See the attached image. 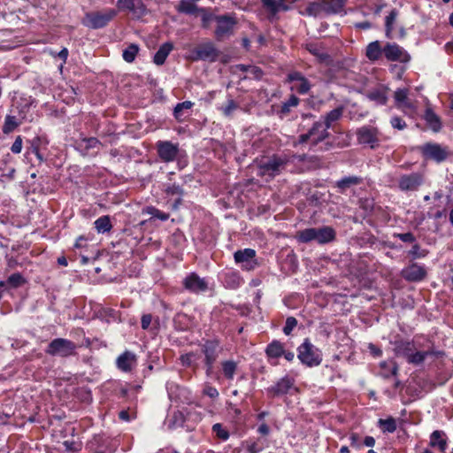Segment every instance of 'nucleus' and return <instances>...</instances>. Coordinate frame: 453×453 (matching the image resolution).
I'll use <instances>...</instances> for the list:
<instances>
[{
  "instance_id": "nucleus-33",
  "label": "nucleus",
  "mask_w": 453,
  "mask_h": 453,
  "mask_svg": "<svg viewBox=\"0 0 453 453\" xmlns=\"http://www.w3.org/2000/svg\"><path fill=\"white\" fill-rule=\"evenodd\" d=\"M199 0H180L177 6V11L181 13L195 14L198 7L196 3Z\"/></svg>"
},
{
  "instance_id": "nucleus-58",
  "label": "nucleus",
  "mask_w": 453,
  "mask_h": 453,
  "mask_svg": "<svg viewBox=\"0 0 453 453\" xmlns=\"http://www.w3.org/2000/svg\"><path fill=\"white\" fill-rule=\"evenodd\" d=\"M179 386L174 382H167L166 389L168 391L169 396L172 398L175 394V389H178Z\"/></svg>"
},
{
  "instance_id": "nucleus-26",
  "label": "nucleus",
  "mask_w": 453,
  "mask_h": 453,
  "mask_svg": "<svg viewBox=\"0 0 453 453\" xmlns=\"http://www.w3.org/2000/svg\"><path fill=\"white\" fill-rule=\"evenodd\" d=\"M194 104L191 101H184L176 104L173 110V116L179 121L182 122L189 117V113L186 111L190 110Z\"/></svg>"
},
{
  "instance_id": "nucleus-40",
  "label": "nucleus",
  "mask_w": 453,
  "mask_h": 453,
  "mask_svg": "<svg viewBox=\"0 0 453 453\" xmlns=\"http://www.w3.org/2000/svg\"><path fill=\"white\" fill-rule=\"evenodd\" d=\"M367 97L375 102L377 104L384 105L388 102V96L386 93L382 90L376 89L368 93Z\"/></svg>"
},
{
  "instance_id": "nucleus-24",
  "label": "nucleus",
  "mask_w": 453,
  "mask_h": 453,
  "mask_svg": "<svg viewBox=\"0 0 453 453\" xmlns=\"http://www.w3.org/2000/svg\"><path fill=\"white\" fill-rule=\"evenodd\" d=\"M343 115V107H337L321 117L323 124L329 129Z\"/></svg>"
},
{
  "instance_id": "nucleus-64",
  "label": "nucleus",
  "mask_w": 453,
  "mask_h": 453,
  "mask_svg": "<svg viewBox=\"0 0 453 453\" xmlns=\"http://www.w3.org/2000/svg\"><path fill=\"white\" fill-rule=\"evenodd\" d=\"M350 443L354 447H359V435L352 433L349 436Z\"/></svg>"
},
{
  "instance_id": "nucleus-53",
  "label": "nucleus",
  "mask_w": 453,
  "mask_h": 453,
  "mask_svg": "<svg viewBox=\"0 0 453 453\" xmlns=\"http://www.w3.org/2000/svg\"><path fill=\"white\" fill-rule=\"evenodd\" d=\"M22 150V138L21 136H17L14 142L12 143L11 147V150L14 154H19L21 152Z\"/></svg>"
},
{
  "instance_id": "nucleus-13",
  "label": "nucleus",
  "mask_w": 453,
  "mask_h": 453,
  "mask_svg": "<svg viewBox=\"0 0 453 453\" xmlns=\"http://www.w3.org/2000/svg\"><path fill=\"white\" fill-rule=\"evenodd\" d=\"M424 182V175L420 173L403 174L398 179V188L401 191H416Z\"/></svg>"
},
{
  "instance_id": "nucleus-30",
  "label": "nucleus",
  "mask_w": 453,
  "mask_h": 453,
  "mask_svg": "<svg viewBox=\"0 0 453 453\" xmlns=\"http://www.w3.org/2000/svg\"><path fill=\"white\" fill-rule=\"evenodd\" d=\"M381 54H383V49L378 41L370 42L366 47V57L372 61L378 60Z\"/></svg>"
},
{
  "instance_id": "nucleus-52",
  "label": "nucleus",
  "mask_w": 453,
  "mask_h": 453,
  "mask_svg": "<svg viewBox=\"0 0 453 453\" xmlns=\"http://www.w3.org/2000/svg\"><path fill=\"white\" fill-rule=\"evenodd\" d=\"M203 393L211 398H217L219 396L217 388L210 385H205Z\"/></svg>"
},
{
  "instance_id": "nucleus-4",
  "label": "nucleus",
  "mask_w": 453,
  "mask_h": 453,
  "mask_svg": "<svg viewBox=\"0 0 453 453\" xmlns=\"http://www.w3.org/2000/svg\"><path fill=\"white\" fill-rule=\"evenodd\" d=\"M288 163V159L287 157L273 155L266 161L259 164L257 174L261 177L273 179L286 168Z\"/></svg>"
},
{
  "instance_id": "nucleus-11",
  "label": "nucleus",
  "mask_w": 453,
  "mask_h": 453,
  "mask_svg": "<svg viewBox=\"0 0 453 453\" xmlns=\"http://www.w3.org/2000/svg\"><path fill=\"white\" fill-rule=\"evenodd\" d=\"M357 142L361 145L374 149L379 146V132L377 128L372 127H362L357 130Z\"/></svg>"
},
{
  "instance_id": "nucleus-6",
  "label": "nucleus",
  "mask_w": 453,
  "mask_h": 453,
  "mask_svg": "<svg viewBox=\"0 0 453 453\" xmlns=\"http://www.w3.org/2000/svg\"><path fill=\"white\" fill-rule=\"evenodd\" d=\"M116 15L117 12L114 9L87 12L82 24L91 29H99L107 26Z\"/></svg>"
},
{
  "instance_id": "nucleus-22",
  "label": "nucleus",
  "mask_w": 453,
  "mask_h": 453,
  "mask_svg": "<svg viewBox=\"0 0 453 453\" xmlns=\"http://www.w3.org/2000/svg\"><path fill=\"white\" fill-rule=\"evenodd\" d=\"M173 50V44L170 42L163 43L157 51L155 53L153 58V62L157 65H162L165 62L171 51Z\"/></svg>"
},
{
  "instance_id": "nucleus-14",
  "label": "nucleus",
  "mask_w": 453,
  "mask_h": 453,
  "mask_svg": "<svg viewBox=\"0 0 453 453\" xmlns=\"http://www.w3.org/2000/svg\"><path fill=\"white\" fill-rule=\"evenodd\" d=\"M395 106L405 115L413 116L417 111L416 104L408 98V89L398 88L395 91Z\"/></svg>"
},
{
  "instance_id": "nucleus-21",
  "label": "nucleus",
  "mask_w": 453,
  "mask_h": 453,
  "mask_svg": "<svg viewBox=\"0 0 453 453\" xmlns=\"http://www.w3.org/2000/svg\"><path fill=\"white\" fill-rule=\"evenodd\" d=\"M136 365V356L134 353L126 350L119 355L116 360L117 367L125 372L132 371L133 367Z\"/></svg>"
},
{
  "instance_id": "nucleus-45",
  "label": "nucleus",
  "mask_w": 453,
  "mask_h": 453,
  "mask_svg": "<svg viewBox=\"0 0 453 453\" xmlns=\"http://www.w3.org/2000/svg\"><path fill=\"white\" fill-rule=\"evenodd\" d=\"M165 194L169 196H182L184 191L181 186L174 183L165 188Z\"/></svg>"
},
{
  "instance_id": "nucleus-39",
  "label": "nucleus",
  "mask_w": 453,
  "mask_h": 453,
  "mask_svg": "<svg viewBox=\"0 0 453 453\" xmlns=\"http://www.w3.org/2000/svg\"><path fill=\"white\" fill-rule=\"evenodd\" d=\"M345 4V0H328L324 3V9L329 13L340 12Z\"/></svg>"
},
{
  "instance_id": "nucleus-2",
  "label": "nucleus",
  "mask_w": 453,
  "mask_h": 453,
  "mask_svg": "<svg viewBox=\"0 0 453 453\" xmlns=\"http://www.w3.org/2000/svg\"><path fill=\"white\" fill-rule=\"evenodd\" d=\"M336 237L335 230L329 226L315 228L310 227L299 230L296 233V239L302 243L317 242L319 244H326L334 241Z\"/></svg>"
},
{
  "instance_id": "nucleus-56",
  "label": "nucleus",
  "mask_w": 453,
  "mask_h": 453,
  "mask_svg": "<svg viewBox=\"0 0 453 453\" xmlns=\"http://www.w3.org/2000/svg\"><path fill=\"white\" fill-rule=\"evenodd\" d=\"M397 237L403 242H415V237L411 233H403L399 234Z\"/></svg>"
},
{
  "instance_id": "nucleus-43",
  "label": "nucleus",
  "mask_w": 453,
  "mask_h": 453,
  "mask_svg": "<svg viewBox=\"0 0 453 453\" xmlns=\"http://www.w3.org/2000/svg\"><path fill=\"white\" fill-rule=\"evenodd\" d=\"M379 424L383 430V432L394 433L396 430V422L393 418H388L387 419H380Z\"/></svg>"
},
{
  "instance_id": "nucleus-29",
  "label": "nucleus",
  "mask_w": 453,
  "mask_h": 453,
  "mask_svg": "<svg viewBox=\"0 0 453 453\" xmlns=\"http://www.w3.org/2000/svg\"><path fill=\"white\" fill-rule=\"evenodd\" d=\"M265 353L269 358H278L284 353V346L279 341H273L267 345Z\"/></svg>"
},
{
  "instance_id": "nucleus-51",
  "label": "nucleus",
  "mask_w": 453,
  "mask_h": 453,
  "mask_svg": "<svg viewBox=\"0 0 453 453\" xmlns=\"http://www.w3.org/2000/svg\"><path fill=\"white\" fill-rule=\"evenodd\" d=\"M390 124L394 128L398 130H403L406 127L405 121L398 116L392 117L390 119Z\"/></svg>"
},
{
  "instance_id": "nucleus-41",
  "label": "nucleus",
  "mask_w": 453,
  "mask_h": 453,
  "mask_svg": "<svg viewBox=\"0 0 453 453\" xmlns=\"http://www.w3.org/2000/svg\"><path fill=\"white\" fill-rule=\"evenodd\" d=\"M138 51V45L132 43L123 50L122 57L126 62L132 63L135 59Z\"/></svg>"
},
{
  "instance_id": "nucleus-34",
  "label": "nucleus",
  "mask_w": 453,
  "mask_h": 453,
  "mask_svg": "<svg viewBox=\"0 0 453 453\" xmlns=\"http://www.w3.org/2000/svg\"><path fill=\"white\" fill-rule=\"evenodd\" d=\"M20 124L21 122L18 120L16 116L6 115L2 131L4 134H8L14 131Z\"/></svg>"
},
{
  "instance_id": "nucleus-59",
  "label": "nucleus",
  "mask_w": 453,
  "mask_h": 453,
  "mask_svg": "<svg viewBox=\"0 0 453 453\" xmlns=\"http://www.w3.org/2000/svg\"><path fill=\"white\" fill-rule=\"evenodd\" d=\"M35 142H35L32 145V152L36 156L40 162H43L44 157L42 154L40 152L39 147Z\"/></svg>"
},
{
  "instance_id": "nucleus-37",
  "label": "nucleus",
  "mask_w": 453,
  "mask_h": 453,
  "mask_svg": "<svg viewBox=\"0 0 453 453\" xmlns=\"http://www.w3.org/2000/svg\"><path fill=\"white\" fill-rule=\"evenodd\" d=\"M221 365H222V371H223L224 376L227 380H233L234 373L237 370L236 362H234L233 360H226V361L222 362Z\"/></svg>"
},
{
  "instance_id": "nucleus-35",
  "label": "nucleus",
  "mask_w": 453,
  "mask_h": 453,
  "mask_svg": "<svg viewBox=\"0 0 453 453\" xmlns=\"http://www.w3.org/2000/svg\"><path fill=\"white\" fill-rule=\"evenodd\" d=\"M94 224L96 231L100 234L109 232L112 227L110 217L107 215L98 218Z\"/></svg>"
},
{
  "instance_id": "nucleus-55",
  "label": "nucleus",
  "mask_w": 453,
  "mask_h": 453,
  "mask_svg": "<svg viewBox=\"0 0 453 453\" xmlns=\"http://www.w3.org/2000/svg\"><path fill=\"white\" fill-rule=\"evenodd\" d=\"M83 142L85 143L86 149H95L100 145V142L94 137L84 139Z\"/></svg>"
},
{
  "instance_id": "nucleus-54",
  "label": "nucleus",
  "mask_w": 453,
  "mask_h": 453,
  "mask_svg": "<svg viewBox=\"0 0 453 453\" xmlns=\"http://www.w3.org/2000/svg\"><path fill=\"white\" fill-rule=\"evenodd\" d=\"M304 79L305 77L300 72H292L288 74V81L289 82H300Z\"/></svg>"
},
{
  "instance_id": "nucleus-15",
  "label": "nucleus",
  "mask_w": 453,
  "mask_h": 453,
  "mask_svg": "<svg viewBox=\"0 0 453 453\" xmlns=\"http://www.w3.org/2000/svg\"><path fill=\"white\" fill-rule=\"evenodd\" d=\"M183 287L191 293L199 294L208 289V282L196 273H191L184 278Z\"/></svg>"
},
{
  "instance_id": "nucleus-23",
  "label": "nucleus",
  "mask_w": 453,
  "mask_h": 453,
  "mask_svg": "<svg viewBox=\"0 0 453 453\" xmlns=\"http://www.w3.org/2000/svg\"><path fill=\"white\" fill-rule=\"evenodd\" d=\"M424 119L434 132L437 133L441 129V119L431 108H426Z\"/></svg>"
},
{
  "instance_id": "nucleus-10",
  "label": "nucleus",
  "mask_w": 453,
  "mask_h": 453,
  "mask_svg": "<svg viewBox=\"0 0 453 453\" xmlns=\"http://www.w3.org/2000/svg\"><path fill=\"white\" fill-rule=\"evenodd\" d=\"M156 149L159 158L165 163L173 162L179 154V143L170 141H157Z\"/></svg>"
},
{
  "instance_id": "nucleus-49",
  "label": "nucleus",
  "mask_w": 453,
  "mask_h": 453,
  "mask_svg": "<svg viewBox=\"0 0 453 453\" xmlns=\"http://www.w3.org/2000/svg\"><path fill=\"white\" fill-rule=\"evenodd\" d=\"M242 445L247 449L249 453H259L262 449L258 447L257 441L247 440L242 442Z\"/></svg>"
},
{
  "instance_id": "nucleus-9",
  "label": "nucleus",
  "mask_w": 453,
  "mask_h": 453,
  "mask_svg": "<svg viewBox=\"0 0 453 453\" xmlns=\"http://www.w3.org/2000/svg\"><path fill=\"white\" fill-rule=\"evenodd\" d=\"M215 36L220 41L233 35L237 20L231 15H219L216 18Z\"/></svg>"
},
{
  "instance_id": "nucleus-60",
  "label": "nucleus",
  "mask_w": 453,
  "mask_h": 453,
  "mask_svg": "<svg viewBox=\"0 0 453 453\" xmlns=\"http://www.w3.org/2000/svg\"><path fill=\"white\" fill-rule=\"evenodd\" d=\"M318 10H319V5L317 4H311L306 8V13L311 15V16H316Z\"/></svg>"
},
{
  "instance_id": "nucleus-61",
  "label": "nucleus",
  "mask_w": 453,
  "mask_h": 453,
  "mask_svg": "<svg viewBox=\"0 0 453 453\" xmlns=\"http://www.w3.org/2000/svg\"><path fill=\"white\" fill-rule=\"evenodd\" d=\"M368 349L374 357H380L382 354V350L372 343L369 344Z\"/></svg>"
},
{
  "instance_id": "nucleus-42",
  "label": "nucleus",
  "mask_w": 453,
  "mask_h": 453,
  "mask_svg": "<svg viewBox=\"0 0 453 453\" xmlns=\"http://www.w3.org/2000/svg\"><path fill=\"white\" fill-rule=\"evenodd\" d=\"M239 108V104L232 98H228L226 104L219 108L224 116L231 118L233 112Z\"/></svg>"
},
{
  "instance_id": "nucleus-50",
  "label": "nucleus",
  "mask_w": 453,
  "mask_h": 453,
  "mask_svg": "<svg viewBox=\"0 0 453 453\" xmlns=\"http://www.w3.org/2000/svg\"><path fill=\"white\" fill-rule=\"evenodd\" d=\"M262 4L273 15H275L279 12V5L275 0H262Z\"/></svg>"
},
{
  "instance_id": "nucleus-19",
  "label": "nucleus",
  "mask_w": 453,
  "mask_h": 453,
  "mask_svg": "<svg viewBox=\"0 0 453 453\" xmlns=\"http://www.w3.org/2000/svg\"><path fill=\"white\" fill-rule=\"evenodd\" d=\"M294 384L295 380L292 378L285 376L279 380L273 386L268 388L267 393L272 396L286 395L294 387Z\"/></svg>"
},
{
  "instance_id": "nucleus-28",
  "label": "nucleus",
  "mask_w": 453,
  "mask_h": 453,
  "mask_svg": "<svg viewBox=\"0 0 453 453\" xmlns=\"http://www.w3.org/2000/svg\"><path fill=\"white\" fill-rule=\"evenodd\" d=\"M201 17L202 27L208 28L212 21H216L217 15H214L209 9L197 7L196 13Z\"/></svg>"
},
{
  "instance_id": "nucleus-31",
  "label": "nucleus",
  "mask_w": 453,
  "mask_h": 453,
  "mask_svg": "<svg viewBox=\"0 0 453 453\" xmlns=\"http://www.w3.org/2000/svg\"><path fill=\"white\" fill-rule=\"evenodd\" d=\"M122 8L127 9L133 12L142 13L145 7L141 0H119Z\"/></svg>"
},
{
  "instance_id": "nucleus-5",
  "label": "nucleus",
  "mask_w": 453,
  "mask_h": 453,
  "mask_svg": "<svg viewBox=\"0 0 453 453\" xmlns=\"http://www.w3.org/2000/svg\"><path fill=\"white\" fill-rule=\"evenodd\" d=\"M329 135L328 128L323 124L322 120H318L313 123L312 127L307 131V133L299 135L296 144L310 142L311 147H316Z\"/></svg>"
},
{
  "instance_id": "nucleus-36",
  "label": "nucleus",
  "mask_w": 453,
  "mask_h": 453,
  "mask_svg": "<svg viewBox=\"0 0 453 453\" xmlns=\"http://www.w3.org/2000/svg\"><path fill=\"white\" fill-rule=\"evenodd\" d=\"M306 49L320 61H326L329 59V55L319 44L309 43L306 45Z\"/></svg>"
},
{
  "instance_id": "nucleus-46",
  "label": "nucleus",
  "mask_w": 453,
  "mask_h": 453,
  "mask_svg": "<svg viewBox=\"0 0 453 453\" xmlns=\"http://www.w3.org/2000/svg\"><path fill=\"white\" fill-rule=\"evenodd\" d=\"M311 88V85L309 81L305 78L304 80H302V81L297 82L294 87L291 88V89L296 90L299 94L304 95L309 92Z\"/></svg>"
},
{
  "instance_id": "nucleus-44",
  "label": "nucleus",
  "mask_w": 453,
  "mask_h": 453,
  "mask_svg": "<svg viewBox=\"0 0 453 453\" xmlns=\"http://www.w3.org/2000/svg\"><path fill=\"white\" fill-rule=\"evenodd\" d=\"M212 431L216 434L217 437L223 441H226L229 438V433L219 423L212 426Z\"/></svg>"
},
{
  "instance_id": "nucleus-8",
  "label": "nucleus",
  "mask_w": 453,
  "mask_h": 453,
  "mask_svg": "<svg viewBox=\"0 0 453 453\" xmlns=\"http://www.w3.org/2000/svg\"><path fill=\"white\" fill-rule=\"evenodd\" d=\"M76 344L70 340L57 338L50 342L45 352L50 356L69 357L74 353Z\"/></svg>"
},
{
  "instance_id": "nucleus-7",
  "label": "nucleus",
  "mask_w": 453,
  "mask_h": 453,
  "mask_svg": "<svg viewBox=\"0 0 453 453\" xmlns=\"http://www.w3.org/2000/svg\"><path fill=\"white\" fill-rule=\"evenodd\" d=\"M219 56V50L211 42H206L198 44L192 51L190 58L193 61H209L215 62Z\"/></svg>"
},
{
  "instance_id": "nucleus-20",
  "label": "nucleus",
  "mask_w": 453,
  "mask_h": 453,
  "mask_svg": "<svg viewBox=\"0 0 453 453\" xmlns=\"http://www.w3.org/2000/svg\"><path fill=\"white\" fill-rule=\"evenodd\" d=\"M403 277L409 281L422 280L426 275V271L424 266L418 264H412L403 270Z\"/></svg>"
},
{
  "instance_id": "nucleus-57",
  "label": "nucleus",
  "mask_w": 453,
  "mask_h": 453,
  "mask_svg": "<svg viewBox=\"0 0 453 453\" xmlns=\"http://www.w3.org/2000/svg\"><path fill=\"white\" fill-rule=\"evenodd\" d=\"M152 320V316L150 314H144L141 319V325L142 329H148Z\"/></svg>"
},
{
  "instance_id": "nucleus-3",
  "label": "nucleus",
  "mask_w": 453,
  "mask_h": 453,
  "mask_svg": "<svg viewBox=\"0 0 453 453\" xmlns=\"http://www.w3.org/2000/svg\"><path fill=\"white\" fill-rule=\"evenodd\" d=\"M297 358L300 362L308 366H319L322 360V351L313 345L310 339L306 338L303 343L297 348Z\"/></svg>"
},
{
  "instance_id": "nucleus-16",
  "label": "nucleus",
  "mask_w": 453,
  "mask_h": 453,
  "mask_svg": "<svg viewBox=\"0 0 453 453\" xmlns=\"http://www.w3.org/2000/svg\"><path fill=\"white\" fill-rule=\"evenodd\" d=\"M234 261L237 264H241L242 269L250 271L255 269L257 265V262L256 260V251L253 249H244L240 250L234 252Z\"/></svg>"
},
{
  "instance_id": "nucleus-32",
  "label": "nucleus",
  "mask_w": 453,
  "mask_h": 453,
  "mask_svg": "<svg viewBox=\"0 0 453 453\" xmlns=\"http://www.w3.org/2000/svg\"><path fill=\"white\" fill-rule=\"evenodd\" d=\"M361 182V178L357 176H347L336 182V187L343 193L347 188L351 186L357 185Z\"/></svg>"
},
{
  "instance_id": "nucleus-18",
  "label": "nucleus",
  "mask_w": 453,
  "mask_h": 453,
  "mask_svg": "<svg viewBox=\"0 0 453 453\" xmlns=\"http://www.w3.org/2000/svg\"><path fill=\"white\" fill-rule=\"evenodd\" d=\"M203 353L205 356L204 363L207 367V373L209 374L212 368L215 361L219 356V342L217 341H207L203 345Z\"/></svg>"
},
{
  "instance_id": "nucleus-1",
  "label": "nucleus",
  "mask_w": 453,
  "mask_h": 453,
  "mask_svg": "<svg viewBox=\"0 0 453 453\" xmlns=\"http://www.w3.org/2000/svg\"><path fill=\"white\" fill-rule=\"evenodd\" d=\"M394 351L398 357H403L408 364L420 365L429 356L441 357L443 352L434 349L418 350L414 341L399 340L394 342Z\"/></svg>"
},
{
  "instance_id": "nucleus-62",
  "label": "nucleus",
  "mask_w": 453,
  "mask_h": 453,
  "mask_svg": "<svg viewBox=\"0 0 453 453\" xmlns=\"http://www.w3.org/2000/svg\"><path fill=\"white\" fill-rule=\"evenodd\" d=\"M169 217H170V215L168 213L163 212V211H159L158 209H157L153 218H157L162 221H165L169 219Z\"/></svg>"
},
{
  "instance_id": "nucleus-27",
  "label": "nucleus",
  "mask_w": 453,
  "mask_h": 453,
  "mask_svg": "<svg viewBox=\"0 0 453 453\" xmlns=\"http://www.w3.org/2000/svg\"><path fill=\"white\" fill-rule=\"evenodd\" d=\"M430 446L444 452L447 448L446 435L442 431H434L430 436Z\"/></svg>"
},
{
  "instance_id": "nucleus-17",
  "label": "nucleus",
  "mask_w": 453,
  "mask_h": 453,
  "mask_svg": "<svg viewBox=\"0 0 453 453\" xmlns=\"http://www.w3.org/2000/svg\"><path fill=\"white\" fill-rule=\"evenodd\" d=\"M420 150L426 158L438 163L444 161L448 156L446 150L437 143H426L420 148Z\"/></svg>"
},
{
  "instance_id": "nucleus-63",
  "label": "nucleus",
  "mask_w": 453,
  "mask_h": 453,
  "mask_svg": "<svg viewBox=\"0 0 453 453\" xmlns=\"http://www.w3.org/2000/svg\"><path fill=\"white\" fill-rule=\"evenodd\" d=\"M257 432L261 434V435H268L270 434V427L265 424V423H262L258 428H257Z\"/></svg>"
},
{
  "instance_id": "nucleus-25",
  "label": "nucleus",
  "mask_w": 453,
  "mask_h": 453,
  "mask_svg": "<svg viewBox=\"0 0 453 453\" xmlns=\"http://www.w3.org/2000/svg\"><path fill=\"white\" fill-rule=\"evenodd\" d=\"M299 103L300 99L296 96L291 95L288 100L282 103L280 109L278 111L279 117L280 119L287 117L291 112L293 108L298 106Z\"/></svg>"
},
{
  "instance_id": "nucleus-48",
  "label": "nucleus",
  "mask_w": 453,
  "mask_h": 453,
  "mask_svg": "<svg viewBox=\"0 0 453 453\" xmlns=\"http://www.w3.org/2000/svg\"><path fill=\"white\" fill-rule=\"evenodd\" d=\"M297 325V320L296 318L294 317H288L287 319H286V323H285V326L283 327V332L286 335H288L291 334V332L293 331V329Z\"/></svg>"
},
{
  "instance_id": "nucleus-47",
  "label": "nucleus",
  "mask_w": 453,
  "mask_h": 453,
  "mask_svg": "<svg viewBox=\"0 0 453 453\" xmlns=\"http://www.w3.org/2000/svg\"><path fill=\"white\" fill-rule=\"evenodd\" d=\"M24 281H25L24 278L19 273H12L7 279V283L13 288H17V287L20 286L21 284L24 283Z\"/></svg>"
},
{
  "instance_id": "nucleus-38",
  "label": "nucleus",
  "mask_w": 453,
  "mask_h": 453,
  "mask_svg": "<svg viewBox=\"0 0 453 453\" xmlns=\"http://www.w3.org/2000/svg\"><path fill=\"white\" fill-rule=\"evenodd\" d=\"M398 16V12L395 9H393L389 14L386 17L385 19V27H386V36L388 38H392V32L394 29V24Z\"/></svg>"
},
{
  "instance_id": "nucleus-12",
  "label": "nucleus",
  "mask_w": 453,
  "mask_h": 453,
  "mask_svg": "<svg viewBox=\"0 0 453 453\" xmlns=\"http://www.w3.org/2000/svg\"><path fill=\"white\" fill-rule=\"evenodd\" d=\"M383 55L388 61L408 63L411 60L410 54L395 42H388L383 47Z\"/></svg>"
}]
</instances>
